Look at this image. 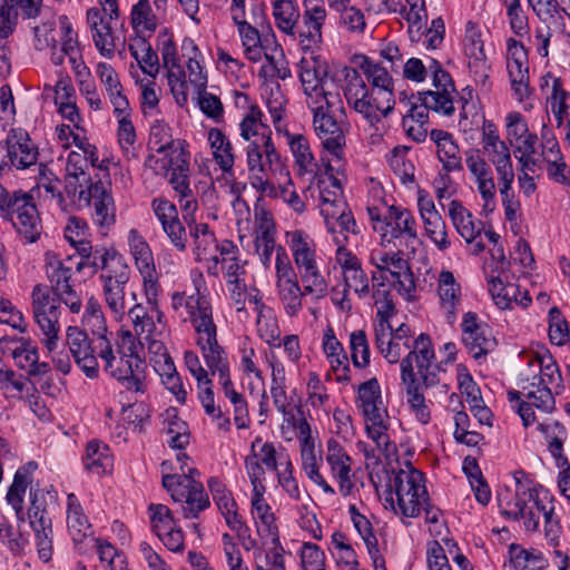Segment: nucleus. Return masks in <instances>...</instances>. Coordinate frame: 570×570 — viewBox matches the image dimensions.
Instances as JSON below:
<instances>
[{"label": "nucleus", "instance_id": "obj_1", "mask_svg": "<svg viewBox=\"0 0 570 570\" xmlns=\"http://www.w3.org/2000/svg\"><path fill=\"white\" fill-rule=\"evenodd\" d=\"M327 75V62L321 56L311 51L301 58L297 76L305 104L313 114L314 131L323 148L341 160L345 145L342 127L344 105L340 92L330 89Z\"/></svg>", "mask_w": 570, "mask_h": 570}, {"label": "nucleus", "instance_id": "obj_2", "mask_svg": "<svg viewBox=\"0 0 570 570\" xmlns=\"http://www.w3.org/2000/svg\"><path fill=\"white\" fill-rule=\"evenodd\" d=\"M527 366L519 373L518 390L508 391V401L524 428L537 422L533 407L549 414L556 410L553 393L562 387L560 367L544 347L525 355Z\"/></svg>", "mask_w": 570, "mask_h": 570}, {"label": "nucleus", "instance_id": "obj_3", "mask_svg": "<svg viewBox=\"0 0 570 570\" xmlns=\"http://www.w3.org/2000/svg\"><path fill=\"white\" fill-rule=\"evenodd\" d=\"M498 501L501 513L508 519L522 521L525 532H539L542 518L548 544L552 548L559 546L562 525L556 511L557 500L543 485L517 479L514 493L500 494Z\"/></svg>", "mask_w": 570, "mask_h": 570}, {"label": "nucleus", "instance_id": "obj_4", "mask_svg": "<svg viewBox=\"0 0 570 570\" xmlns=\"http://www.w3.org/2000/svg\"><path fill=\"white\" fill-rule=\"evenodd\" d=\"M360 69L371 87L355 69H345L344 96L347 104L374 126L394 109V81L384 67L368 57L362 58Z\"/></svg>", "mask_w": 570, "mask_h": 570}, {"label": "nucleus", "instance_id": "obj_5", "mask_svg": "<svg viewBox=\"0 0 570 570\" xmlns=\"http://www.w3.org/2000/svg\"><path fill=\"white\" fill-rule=\"evenodd\" d=\"M158 50L176 102L183 105L187 102L189 91L200 94L206 89L208 72L205 57L193 39L183 40L179 56L173 38L165 31L158 36Z\"/></svg>", "mask_w": 570, "mask_h": 570}, {"label": "nucleus", "instance_id": "obj_6", "mask_svg": "<svg viewBox=\"0 0 570 570\" xmlns=\"http://www.w3.org/2000/svg\"><path fill=\"white\" fill-rule=\"evenodd\" d=\"M236 105L244 109L238 129L240 138L247 142L245 153L248 177L261 187L266 183L262 179V170L268 167L272 171H276L281 166L282 157L275 148L272 130L264 121V114L259 106L245 92L236 94Z\"/></svg>", "mask_w": 570, "mask_h": 570}, {"label": "nucleus", "instance_id": "obj_7", "mask_svg": "<svg viewBox=\"0 0 570 570\" xmlns=\"http://www.w3.org/2000/svg\"><path fill=\"white\" fill-rule=\"evenodd\" d=\"M138 350L137 340L126 326H121L117 333L116 347L110 337H100L97 342V355L104 371L126 391L144 394L147 391L146 365Z\"/></svg>", "mask_w": 570, "mask_h": 570}, {"label": "nucleus", "instance_id": "obj_8", "mask_svg": "<svg viewBox=\"0 0 570 570\" xmlns=\"http://www.w3.org/2000/svg\"><path fill=\"white\" fill-rule=\"evenodd\" d=\"M170 308L179 320L191 324L204 362L227 353L217 340L210 294L175 291L170 294Z\"/></svg>", "mask_w": 570, "mask_h": 570}, {"label": "nucleus", "instance_id": "obj_9", "mask_svg": "<svg viewBox=\"0 0 570 570\" xmlns=\"http://www.w3.org/2000/svg\"><path fill=\"white\" fill-rule=\"evenodd\" d=\"M244 466L252 487H265L266 469L275 473L278 485L292 500H302L298 481L294 476V465L284 446H277L257 436L250 444V452L244 460Z\"/></svg>", "mask_w": 570, "mask_h": 570}, {"label": "nucleus", "instance_id": "obj_10", "mask_svg": "<svg viewBox=\"0 0 570 570\" xmlns=\"http://www.w3.org/2000/svg\"><path fill=\"white\" fill-rule=\"evenodd\" d=\"M355 403L363 415L367 438L376 443L377 449L385 455H393L395 443L390 435L391 417L375 377L358 385Z\"/></svg>", "mask_w": 570, "mask_h": 570}, {"label": "nucleus", "instance_id": "obj_11", "mask_svg": "<svg viewBox=\"0 0 570 570\" xmlns=\"http://www.w3.org/2000/svg\"><path fill=\"white\" fill-rule=\"evenodd\" d=\"M385 500L403 523L407 519L417 518L430 497L424 474L411 464L392 472Z\"/></svg>", "mask_w": 570, "mask_h": 570}, {"label": "nucleus", "instance_id": "obj_12", "mask_svg": "<svg viewBox=\"0 0 570 570\" xmlns=\"http://www.w3.org/2000/svg\"><path fill=\"white\" fill-rule=\"evenodd\" d=\"M413 255L380 243L371 249L368 255L370 264L376 268L372 275L373 281L387 282L405 301H413L416 283L407 261Z\"/></svg>", "mask_w": 570, "mask_h": 570}, {"label": "nucleus", "instance_id": "obj_13", "mask_svg": "<svg viewBox=\"0 0 570 570\" xmlns=\"http://www.w3.org/2000/svg\"><path fill=\"white\" fill-rule=\"evenodd\" d=\"M298 277L285 248L278 247L275 258V287L283 311L291 318L297 317L302 312L305 296L322 299L328 293V285L317 284L314 292L306 284L301 286Z\"/></svg>", "mask_w": 570, "mask_h": 570}, {"label": "nucleus", "instance_id": "obj_14", "mask_svg": "<svg viewBox=\"0 0 570 570\" xmlns=\"http://www.w3.org/2000/svg\"><path fill=\"white\" fill-rule=\"evenodd\" d=\"M247 261L240 259L237 245L228 239L223 240L219 273L225 281V296L237 313H247L246 303L256 291V286L247 285Z\"/></svg>", "mask_w": 570, "mask_h": 570}, {"label": "nucleus", "instance_id": "obj_15", "mask_svg": "<svg viewBox=\"0 0 570 570\" xmlns=\"http://www.w3.org/2000/svg\"><path fill=\"white\" fill-rule=\"evenodd\" d=\"M332 169L328 166L318 180L320 213L328 233L340 229V233L352 232L356 234V222L343 196L341 181L333 176Z\"/></svg>", "mask_w": 570, "mask_h": 570}, {"label": "nucleus", "instance_id": "obj_16", "mask_svg": "<svg viewBox=\"0 0 570 570\" xmlns=\"http://www.w3.org/2000/svg\"><path fill=\"white\" fill-rule=\"evenodd\" d=\"M285 243L291 252L292 264L302 284L312 287L314 292L317 289V284L328 285L321 271L317 245L308 233L303 229L287 230L285 233Z\"/></svg>", "mask_w": 570, "mask_h": 570}, {"label": "nucleus", "instance_id": "obj_17", "mask_svg": "<svg viewBox=\"0 0 570 570\" xmlns=\"http://www.w3.org/2000/svg\"><path fill=\"white\" fill-rule=\"evenodd\" d=\"M401 380L420 376L425 387L435 386L441 382V373L445 370L436 362L435 351L431 337L421 333L413 340L412 347L402 358Z\"/></svg>", "mask_w": 570, "mask_h": 570}, {"label": "nucleus", "instance_id": "obj_18", "mask_svg": "<svg viewBox=\"0 0 570 570\" xmlns=\"http://www.w3.org/2000/svg\"><path fill=\"white\" fill-rule=\"evenodd\" d=\"M33 320L40 330L42 345L52 353L57 351L60 333V308L48 287L37 284L31 292Z\"/></svg>", "mask_w": 570, "mask_h": 570}, {"label": "nucleus", "instance_id": "obj_19", "mask_svg": "<svg viewBox=\"0 0 570 570\" xmlns=\"http://www.w3.org/2000/svg\"><path fill=\"white\" fill-rule=\"evenodd\" d=\"M381 229L380 243L400 252L415 254L421 244L415 217L403 207H389L385 224Z\"/></svg>", "mask_w": 570, "mask_h": 570}, {"label": "nucleus", "instance_id": "obj_20", "mask_svg": "<svg viewBox=\"0 0 570 570\" xmlns=\"http://www.w3.org/2000/svg\"><path fill=\"white\" fill-rule=\"evenodd\" d=\"M65 189L68 197L78 207L92 206V220L104 234L115 224L114 199L101 183L89 184L88 186L80 184L79 190L77 186L69 183Z\"/></svg>", "mask_w": 570, "mask_h": 570}, {"label": "nucleus", "instance_id": "obj_21", "mask_svg": "<svg viewBox=\"0 0 570 570\" xmlns=\"http://www.w3.org/2000/svg\"><path fill=\"white\" fill-rule=\"evenodd\" d=\"M163 487L173 501L179 504L185 519H197L210 507V500L203 483L198 480H186L184 476L163 474Z\"/></svg>", "mask_w": 570, "mask_h": 570}, {"label": "nucleus", "instance_id": "obj_22", "mask_svg": "<svg viewBox=\"0 0 570 570\" xmlns=\"http://www.w3.org/2000/svg\"><path fill=\"white\" fill-rule=\"evenodd\" d=\"M525 46L515 38L505 40V68L513 98L524 105L525 110L533 106L529 102L533 89L530 87L529 58Z\"/></svg>", "mask_w": 570, "mask_h": 570}, {"label": "nucleus", "instance_id": "obj_23", "mask_svg": "<svg viewBox=\"0 0 570 570\" xmlns=\"http://www.w3.org/2000/svg\"><path fill=\"white\" fill-rule=\"evenodd\" d=\"M146 304L137 303L128 309L131 323V335L137 340L138 346L142 345V338L156 335L157 325L161 324L165 314L160 309L159 294L161 287H142Z\"/></svg>", "mask_w": 570, "mask_h": 570}, {"label": "nucleus", "instance_id": "obj_24", "mask_svg": "<svg viewBox=\"0 0 570 570\" xmlns=\"http://www.w3.org/2000/svg\"><path fill=\"white\" fill-rule=\"evenodd\" d=\"M261 176L263 180H266L261 187L256 186L253 179L248 177L249 185L261 197L271 199L282 198L295 213L302 214L305 212L306 204L296 191L289 171L285 168L282 160L276 171H272L266 167L262 170Z\"/></svg>", "mask_w": 570, "mask_h": 570}, {"label": "nucleus", "instance_id": "obj_25", "mask_svg": "<svg viewBox=\"0 0 570 570\" xmlns=\"http://www.w3.org/2000/svg\"><path fill=\"white\" fill-rule=\"evenodd\" d=\"M2 216L11 222L24 243H35L40 237V217L30 195L13 193Z\"/></svg>", "mask_w": 570, "mask_h": 570}, {"label": "nucleus", "instance_id": "obj_26", "mask_svg": "<svg viewBox=\"0 0 570 570\" xmlns=\"http://www.w3.org/2000/svg\"><path fill=\"white\" fill-rule=\"evenodd\" d=\"M464 164L469 180L483 202V209L492 212L497 204V185L492 166L478 148H471L464 153Z\"/></svg>", "mask_w": 570, "mask_h": 570}, {"label": "nucleus", "instance_id": "obj_27", "mask_svg": "<svg viewBox=\"0 0 570 570\" xmlns=\"http://www.w3.org/2000/svg\"><path fill=\"white\" fill-rule=\"evenodd\" d=\"M213 376L218 377L225 397L233 405L234 422L237 429H247L250 423L247 401L238 393L230 380V363L227 353L205 362Z\"/></svg>", "mask_w": 570, "mask_h": 570}, {"label": "nucleus", "instance_id": "obj_28", "mask_svg": "<svg viewBox=\"0 0 570 570\" xmlns=\"http://www.w3.org/2000/svg\"><path fill=\"white\" fill-rule=\"evenodd\" d=\"M540 157L547 165L548 176L556 183L570 185V168L561 153L560 144L550 125L549 114L540 128Z\"/></svg>", "mask_w": 570, "mask_h": 570}, {"label": "nucleus", "instance_id": "obj_29", "mask_svg": "<svg viewBox=\"0 0 570 570\" xmlns=\"http://www.w3.org/2000/svg\"><path fill=\"white\" fill-rule=\"evenodd\" d=\"M66 345L75 363L87 377L96 379L99 376L97 337L90 341L85 331L70 325L66 330Z\"/></svg>", "mask_w": 570, "mask_h": 570}, {"label": "nucleus", "instance_id": "obj_30", "mask_svg": "<svg viewBox=\"0 0 570 570\" xmlns=\"http://www.w3.org/2000/svg\"><path fill=\"white\" fill-rule=\"evenodd\" d=\"M448 216L456 233L470 246L472 255H480L485 249L482 240L483 223L462 204L461 200L452 199L448 205Z\"/></svg>", "mask_w": 570, "mask_h": 570}, {"label": "nucleus", "instance_id": "obj_31", "mask_svg": "<svg viewBox=\"0 0 570 570\" xmlns=\"http://www.w3.org/2000/svg\"><path fill=\"white\" fill-rule=\"evenodd\" d=\"M461 330L462 343L476 361L483 360L495 348L497 341L492 336L489 326L480 322L475 313L468 312L463 314Z\"/></svg>", "mask_w": 570, "mask_h": 570}, {"label": "nucleus", "instance_id": "obj_32", "mask_svg": "<svg viewBox=\"0 0 570 570\" xmlns=\"http://www.w3.org/2000/svg\"><path fill=\"white\" fill-rule=\"evenodd\" d=\"M266 487H252L250 492V514L254 520L257 534L263 540H269V547H283L279 540L276 517L272 507L266 501L264 494Z\"/></svg>", "mask_w": 570, "mask_h": 570}, {"label": "nucleus", "instance_id": "obj_33", "mask_svg": "<svg viewBox=\"0 0 570 570\" xmlns=\"http://www.w3.org/2000/svg\"><path fill=\"white\" fill-rule=\"evenodd\" d=\"M6 149L12 169L26 170L38 163V145L31 139L29 132L21 127L11 128L7 132Z\"/></svg>", "mask_w": 570, "mask_h": 570}, {"label": "nucleus", "instance_id": "obj_34", "mask_svg": "<svg viewBox=\"0 0 570 570\" xmlns=\"http://www.w3.org/2000/svg\"><path fill=\"white\" fill-rule=\"evenodd\" d=\"M463 50L475 82L485 85L489 79L490 65L487 60L481 29L473 21H468L465 24Z\"/></svg>", "mask_w": 570, "mask_h": 570}, {"label": "nucleus", "instance_id": "obj_35", "mask_svg": "<svg viewBox=\"0 0 570 570\" xmlns=\"http://www.w3.org/2000/svg\"><path fill=\"white\" fill-rule=\"evenodd\" d=\"M127 243L135 267L141 276L142 287H161L154 254L145 237L138 229L131 228L127 234Z\"/></svg>", "mask_w": 570, "mask_h": 570}, {"label": "nucleus", "instance_id": "obj_36", "mask_svg": "<svg viewBox=\"0 0 570 570\" xmlns=\"http://www.w3.org/2000/svg\"><path fill=\"white\" fill-rule=\"evenodd\" d=\"M194 238V255L195 259L204 263L206 272L209 276L217 277L219 275V263L222 257V246L217 242L215 234L210 230L207 224H196L191 229Z\"/></svg>", "mask_w": 570, "mask_h": 570}, {"label": "nucleus", "instance_id": "obj_37", "mask_svg": "<svg viewBox=\"0 0 570 570\" xmlns=\"http://www.w3.org/2000/svg\"><path fill=\"white\" fill-rule=\"evenodd\" d=\"M551 94L547 98L548 112H551L558 128L564 130V142L570 147V92L563 89L560 78L551 73L542 77L541 87H549Z\"/></svg>", "mask_w": 570, "mask_h": 570}, {"label": "nucleus", "instance_id": "obj_38", "mask_svg": "<svg viewBox=\"0 0 570 570\" xmlns=\"http://www.w3.org/2000/svg\"><path fill=\"white\" fill-rule=\"evenodd\" d=\"M151 210L159 220L171 245L177 250L184 252L187 247V234L179 220L175 204L165 197H156L151 200Z\"/></svg>", "mask_w": 570, "mask_h": 570}, {"label": "nucleus", "instance_id": "obj_39", "mask_svg": "<svg viewBox=\"0 0 570 570\" xmlns=\"http://www.w3.org/2000/svg\"><path fill=\"white\" fill-rule=\"evenodd\" d=\"M325 460L332 478L337 482L340 493L343 497L350 495L354 488L352 481V458L334 438L328 439L326 442Z\"/></svg>", "mask_w": 570, "mask_h": 570}, {"label": "nucleus", "instance_id": "obj_40", "mask_svg": "<svg viewBox=\"0 0 570 570\" xmlns=\"http://www.w3.org/2000/svg\"><path fill=\"white\" fill-rule=\"evenodd\" d=\"M190 153L184 140L165 148L164 153H154L145 160V166L156 175L166 177L169 173L189 171Z\"/></svg>", "mask_w": 570, "mask_h": 570}, {"label": "nucleus", "instance_id": "obj_41", "mask_svg": "<svg viewBox=\"0 0 570 570\" xmlns=\"http://www.w3.org/2000/svg\"><path fill=\"white\" fill-rule=\"evenodd\" d=\"M439 306L449 324H454L463 302L462 286L449 269H443L436 278Z\"/></svg>", "mask_w": 570, "mask_h": 570}, {"label": "nucleus", "instance_id": "obj_42", "mask_svg": "<svg viewBox=\"0 0 570 570\" xmlns=\"http://www.w3.org/2000/svg\"><path fill=\"white\" fill-rule=\"evenodd\" d=\"M86 18L98 52L107 59L114 58L120 39L114 33L110 20L106 19L98 8H90Z\"/></svg>", "mask_w": 570, "mask_h": 570}, {"label": "nucleus", "instance_id": "obj_43", "mask_svg": "<svg viewBox=\"0 0 570 570\" xmlns=\"http://www.w3.org/2000/svg\"><path fill=\"white\" fill-rule=\"evenodd\" d=\"M184 364L190 375L196 380L198 390V400L207 415L216 413L219 406L215 405V395L212 387L209 368H205L197 352L188 350L184 353Z\"/></svg>", "mask_w": 570, "mask_h": 570}, {"label": "nucleus", "instance_id": "obj_44", "mask_svg": "<svg viewBox=\"0 0 570 570\" xmlns=\"http://www.w3.org/2000/svg\"><path fill=\"white\" fill-rule=\"evenodd\" d=\"M504 137L515 151L531 150L540 140V134L532 132L527 118L520 111H509L503 119Z\"/></svg>", "mask_w": 570, "mask_h": 570}, {"label": "nucleus", "instance_id": "obj_45", "mask_svg": "<svg viewBox=\"0 0 570 570\" xmlns=\"http://www.w3.org/2000/svg\"><path fill=\"white\" fill-rule=\"evenodd\" d=\"M263 298L264 295L261 291H256L250 298L256 313V333L266 345L276 348V345H279L278 337L281 336L278 320L274 308L265 304Z\"/></svg>", "mask_w": 570, "mask_h": 570}, {"label": "nucleus", "instance_id": "obj_46", "mask_svg": "<svg viewBox=\"0 0 570 570\" xmlns=\"http://www.w3.org/2000/svg\"><path fill=\"white\" fill-rule=\"evenodd\" d=\"M129 278L130 269L127 267L125 271L100 281L105 304L116 321H121L126 314L125 288Z\"/></svg>", "mask_w": 570, "mask_h": 570}, {"label": "nucleus", "instance_id": "obj_47", "mask_svg": "<svg viewBox=\"0 0 570 570\" xmlns=\"http://www.w3.org/2000/svg\"><path fill=\"white\" fill-rule=\"evenodd\" d=\"M96 75L104 88V92L112 106V112L131 108L126 90L120 81V77L116 69L107 62H98L96 66Z\"/></svg>", "mask_w": 570, "mask_h": 570}, {"label": "nucleus", "instance_id": "obj_48", "mask_svg": "<svg viewBox=\"0 0 570 570\" xmlns=\"http://www.w3.org/2000/svg\"><path fill=\"white\" fill-rule=\"evenodd\" d=\"M167 9L156 7L148 0H138L130 10V26L137 37L153 35L163 22Z\"/></svg>", "mask_w": 570, "mask_h": 570}, {"label": "nucleus", "instance_id": "obj_49", "mask_svg": "<svg viewBox=\"0 0 570 570\" xmlns=\"http://www.w3.org/2000/svg\"><path fill=\"white\" fill-rule=\"evenodd\" d=\"M129 267L125 259L114 249L105 246H96V250L86 263H76V271L90 268L92 274L100 272L99 281L109 275H115Z\"/></svg>", "mask_w": 570, "mask_h": 570}, {"label": "nucleus", "instance_id": "obj_50", "mask_svg": "<svg viewBox=\"0 0 570 570\" xmlns=\"http://www.w3.org/2000/svg\"><path fill=\"white\" fill-rule=\"evenodd\" d=\"M303 30L299 32L302 42L307 41L306 47L318 46L322 42V29L327 12L323 3L317 0H303Z\"/></svg>", "mask_w": 570, "mask_h": 570}, {"label": "nucleus", "instance_id": "obj_51", "mask_svg": "<svg viewBox=\"0 0 570 570\" xmlns=\"http://www.w3.org/2000/svg\"><path fill=\"white\" fill-rule=\"evenodd\" d=\"M375 344L383 357L391 364L401 363L402 355L407 354L412 343L393 336L392 327L387 322H377L374 325Z\"/></svg>", "mask_w": 570, "mask_h": 570}, {"label": "nucleus", "instance_id": "obj_52", "mask_svg": "<svg viewBox=\"0 0 570 570\" xmlns=\"http://www.w3.org/2000/svg\"><path fill=\"white\" fill-rule=\"evenodd\" d=\"M315 436L299 443L302 471L306 478L322 489L326 494L334 495V488L325 480L320 469L323 462L322 455L316 451Z\"/></svg>", "mask_w": 570, "mask_h": 570}, {"label": "nucleus", "instance_id": "obj_53", "mask_svg": "<svg viewBox=\"0 0 570 570\" xmlns=\"http://www.w3.org/2000/svg\"><path fill=\"white\" fill-rule=\"evenodd\" d=\"M207 144L215 164L222 173L232 175L236 155L227 135L217 127H212L206 132Z\"/></svg>", "mask_w": 570, "mask_h": 570}, {"label": "nucleus", "instance_id": "obj_54", "mask_svg": "<svg viewBox=\"0 0 570 570\" xmlns=\"http://www.w3.org/2000/svg\"><path fill=\"white\" fill-rule=\"evenodd\" d=\"M322 351L336 377L342 381L350 379V363L342 343L332 326H327L322 335Z\"/></svg>", "mask_w": 570, "mask_h": 570}, {"label": "nucleus", "instance_id": "obj_55", "mask_svg": "<svg viewBox=\"0 0 570 570\" xmlns=\"http://www.w3.org/2000/svg\"><path fill=\"white\" fill-rule=\"evenodd\" d=\"M37 466L36 462H28L19 468L13 476L12 484L7 492L6 500L13 509L18 522L26 521L23 498L27 488L32 482V473L37 470Z\"/></svg>", "mask_w": 570, "mask_h": 570}, {"label": "nucleus", "instance_id": "obj_56", "mask_svg": "<svg viewBox=\"0 0 570 570\" xmlns=\"http://www.w3.org/2000/svg\"><path fill=\"white\" fill-rule=\"evenodd\" d=\"M67 527L76 547L81 549L85 540L91 535V525L83 508L75 493L67 495Z\"/></svg>", "mask_w": 570, "mask_h": 570}, {"label": "nucleus", "instance_id": "obj_57", "mask_svg": "<svg viewBox=\"0 0 570 570\" xmlns=\"http://www.w3.org/2000/svg\"><path fill=\"white\" fill-rule=\"evenodd\" d=\"M43 262L45 273L52 292L71 284L73 268H76L71 256L61 257L57 253L48 250L45 253Z\"/></svg>", "mask_w": 570, "mask_h": 570}, {"label": "nucleus", "instance_id": "obj_58", "mask_svg": "<svg viewBox=\"0 0 570 570\" xmlns=\"http://www.w3.org/2000/svg\"><path fill=\"white\" fill-rule=\"evenodd\" d=\"M430 138L436 146V156L442 163L443 169L445 171L461 170L462 158L453 135L442 129H432Z\"/></svg>", "mask_w": 570, "mask_h": 570}, {"label": "nucleus", "instance_id": "obj_59", "mask_svg": "<svg viewBox=\"0 0 570 570\" xmlns=\"http://www.w3.org/2000/svg\"><path fill=\"white\" fill-rule=\"evenodd\" d=\"M0 352L10 355L16 365L26 372L39 360V351L36 344L23 337L0 338Z\"/></svg>", "mask_w": 570, "mask_h": 570}, {"label": "nucleus", "instance_id": "obj_60", "mask_svg": "<svg viewBox=\"0 0 570 570\" xmlns=\"http://www.w3.org/2000/svg\"><path fill=\"white\" fill-rule=\"evenodd\" d=\"M283 415L281 424L282 438L289 442L294 439L298 440V443L313 438L312 429L309 423L304 417L303 412L297 406H289L285 412H279Z\"/></svg>", "mask_w": 570, "mask_h": 570}, {"label": "nucleus", "instance_id": "obj_61", "mask_svg": "<svg viewBox=\"0 0 570 570\" xmlns=\"http://www.w3.org/2000/svg\"><path fill=\"white\" fill-rule=\"evenodd\" d=\"M547 443L548 450L554 459L556 465H564L568 458L563 453V445L568 439V431L563 424L554 420H547L537 426Z\"/></svg>", "mask_w": 570, "mask_h": 570}, {"label": "nucleus", "instance_id": "obj_62", "mask_svg": "<svg viewBox=\"0 0 570 570\" xmlns=\"http://www.w3.org/2000/svg\"><path fill=\"white\" fill-rule=\"evenodd\" d=\"M235 24L242 40L245 58L252 62H259L263 58H266L268 53L265 50L264 42L267 41V38L263 40L257 28L252 26L246 19L236 21Z\"/></svg>", "mask_w": 570, "mask_h": 570}, {"label": "nucleus", "instance_id": "obj_63", "mask_svg": "<svg viewBox=\"0 0 570 570\" xmlns=\"http://www.w3.org/2000/svg\"><path fill=\"white\" fill-rule=\"evenodd\" d=\"M117 118V138L124 157L127 160L136 159L138 156L137 134L131 120V108L125 110L122 114L119 111L114 112Z\"/></svg>", "mask_w": 570, "mask_h": 570}, {"label": "nucleus", "instance_id": "obj_64", "mask_svg": "<svg viewBox=\"0 0 570 570\" xmlns=\"http://www.w3.org/2000/svg\"><path fill=\"white\" fill-rule=\"evenodd\" d=\"M262 97L276 130H279L287 107V98L281 85L276 81H266L262 87Z\"/></svg>", "mask_w": 570, "mask_h": 570}]
</instances>
